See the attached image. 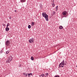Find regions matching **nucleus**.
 Instances as JSON below:
<instances>
[{
  "label": "nucleus",
  "mask_w": 77,
  "mask_h": 77,
  "mask_svg": "<svg viewBox=\"0 0 77 77\" xmlns=\"http://www.w3.org/2000/svg\"><path fill=\"white\" fill-rule=\"evenodd\" d=\"M42 15L43 17H44L45 19V20L47 21H48V16L47 14H46L45 12H43L42 13Z\"/></svg>",
  "instance_id": "f257e3e1"
},
{
  "label": "nucleus",
  "mask_w": 77,
  "mask_h": 77,
  "mask_svg": "<svg viewBox=\"0 0 77 77\" xmlns=\"http://www.w3.org/2000/svg\"><path fill=\"white\" fill-rule=\"evenodd\" d=\"M12 60V57H10L6 61L7 63H9Z\"/></svg>",
  "instance_id": "f03ea898"
},
{
  "label": "nucleus",
  "mask_w": 77,
  "mask_h": 77,
  "mask_svg": "<svg viewBox=\"0 0 77 77\" xmlns=\"http://www.w3.org/2000/svg\"><path fill=\"white\" fill-rule=\"evenodd\" d=\"M29 43H33L34 42V39L33 38H30L29 40Z\"/></svg>",
  "instance_id": "7ed1b4c3"
},
{
  "label": "nucleus",
  "mask_w": 77,
  "mask_h": 77,
  "mask_svg": "<svg viewBox=\"0 0 77 77\" xmlns=\"http://www.w3.org/2000/svg\"><path fill=\"white\" fill-rule=\"evenodd\" d=\"M67 13H67V11H65L63 12L62 14L63 16H66V15H67Z\"/></svg>",
  "instance_id": "20e7f679"
},
{
  "label": "nucleus",
  "mask_w": 77,
  "mask_h": 77,
  "mask_svg": "<svg viewBox=\"0 0 77 77\" xmlns=\"http://www.w3.org/2000/svg\"><path fill=\"white\" fill-rule=\"evenodd\" d=\"M10 44V42H9V41L7 40L6 42L5 45L7 46H8Z\"/></svg>",
  "instance_id": "39448f33"
},
{
  "label": "nucleus",
  "mask_w": 77,
  "mask_h": 77,
  "mask_svg": "<svg viewBox=\"0 0 77 77\" xmlns=\"http://www.w3.org/2000/svg\"><path fill=\"white\" fill-rule=\"evenodd\" d=\"M59 67H62L63 68L64 66V65L62 63H60L59 65Z\"/></svg>",
  "instance_id": "423d86ee"
},
{
  "label": "nucleus",
  "mask_w": 77,
  "mask_h": 77,
  "mask_svg": "<svg viewBox=\"0 0 77 77\" xmlns=\"http://www.w3.org/2000/svg\"><path fill=\"white\" fill-rule=\"evenodd\" d=\"M9 28H8L7 27L5 29V31H6V32H8L9 31Z\"/></svg>",
  "instance_id": "0eeeda50"
},
{
  "label": "nucleus",
  "mask_w": 77,
  "mask_h": 77,
  "mask_svg": "<svg viewBox=\"0 0 77 77\" xmlns=\"http://www.w3.org/2000/svg\"><path fill=\"white\" fill-rule=\"evenodd\" d=\"M59 28L60 29H63V26H60L59 27Z\"/></svg>",
  "instance_id": "6e6552de"
},
{
  "label": "nucleus",
  "mask_w": 77,
  "mask_h": 77,
  "mask_svg": "<svg viewBox=\"0 0 77 77\" xmlns=\"http://www.w3.org/2000/svg\"><path fill=\"white\" fill-rule=\"evenodd\" d=\"M35 24V23L33 22H32L31 23V26H33Z\"/></svg>",
  "instance_id": "1a4fd4ad"
},
{
  "label": "nucleus",
  "mask_w": 77,
  "mask_h": 77,
  "mask_svg": "<svg viewBox=\"0 0 77 77\" xmlns=\"http://www.w3.org/2000/svg\"><path fill=\"white\" fill-rule=\"evenodd\" d=\"M27 75H28V77H30V75H32V73H30L29 74L27 73Z\"/></svg>",
  "instance_id": "9d476101"
},
{
  "label": "nucleus",
  "mask_w": 77,
  "mask_h": 77,
  "mask_svg": "<svg viewBox=\"0 0 77 77\" xmlns=\"http://www.w3.org/2000/svg\"><path fill=\"white\" fill-rule=\"evenodd\" d=\"M45 75L44 74H42L40 75L39 76L40 77H44Z\"/></svg>",
  "instance_id": "9b49d317"
},
{
  "label": "nucleus",
  "mask_w": 77,
  "mask_h": 77,
  "mask_svg": "<svg viewBox=\"0 0 77 77\" xmlns=\"http://www.w3.org/2000/svg\"><path fill=\"white\" fill-rule=\"evenodd\" d=\"M62 64H63L64 65H65V61L64 60H63L61 62V63Z\"/></svg>",
  "instance_id": "f8f14e48"
},
{
  "label": "nucleus",
  "mask_w": 77,
  "mask_h": 77,
  "mask_svg": "<svg viewBox=\"0 0 77 77\" xmlns=\"http://www.w3.org/2000/svg\"><path fill=\"white\" fill-rule=\"evenodd\" d=\"M23 75H24L25 76V77H27V74L26 73H24Z\"/></svg>",
  "instance_id": "ddd939ff"
},
{
  "label": "nucleus",
  "mask_w": 77,
  "mask_h": 77,
  "mask_svg": "<svg viewBox=\"0 0 77 77\" xmlns=\"http://www.w3.org/2000/svg\"><path fill=\"white\" fill-rule=\"evenodd\" d=\"M21 2L24 3L26 2V0H20Z\"/></svg>",
  "instance_id": "4468645a"
},
{
  "label": "nucleus",
  "mask_w": 77,
  "mask_h": 77,
  "mask_svg": "<svg viewBox=\"0 0 77 77\" xmlns=\"http://www.w3.org/2000/svg\"><path fill=\"white\" fill-rule=\"evenodd\" d=\"M53 3L52 4V5L53 6V8H54V6H55L54 4V0L53 1Z\"/></svg>",
  "instance_id": "2eb2a0df"
},
{
  "label": "nucleus",
  "mask_w": 77,
  "mask_h": 77,
  "mask_svg": "<svg viewBox=\"0 0 77 77\" xmlns=\"http://www.w3.org/2000/svg\"><path fill=\"white\" fill-rule=\"evenodd\" d=\"M31 60H34V58L33 57H31Z\"/></svg>",
  "instance_id": "dca6fc26"
},
{
  "label": "nucleus",
  "mask_w": 77,
  "mask_h": 77,
  "mask_svg": "<svg viewBox=\"0 0 77 77\" xmlns=\"http://www.w3.org/2000/svg\"><path fill=\"white\" fill-rule=\"evenodd\" d=\"M10 26V24L9 23H8L7 24V27H8V26Z\"/></svg>",
  "instance_id": "f3484780"
},
{
  "label": "nucleus",
  "mask_w": 77,
  "mask_h": 77,
  "mask_svg": "<svg viewBox=\"0 0 77 77\" xmlns=\"http://www.w3.org/2000/svg\"><path fill=\"white\" fill-rule=\"evenodd\" d=\"M28 29H30L31 28V26L30 25H28Z\"/></svg>",
  "instance_id": "a211bd4d"
},
{
  "label": "nucleus",
  "mask_w": 77,
  "mask_h": 77,
  "mask_svg": "<svg viewBox=\"0 0 77 77\" xmlns=\"http://www.w3.org/2000/svg\"><path fill=\"white\" fill-rule=\"evenodd\" d=\"M9 53V51H7L6 52V54H8Z\"/></svg>",
  "instance_id": "6ab92c4d"
},
{
  "label": "nucleus",
  "mask_w": 77,
  "mask_h": 77,
  "mask_svg": "<svg viewBox=\"0 0 77 77\" xmlns=\"http://www.w3.org/2000/svg\"><path fill=\"white\" fill-rule=\"evenodd\" d=\"M56 11H57V9H58V6H57L56 7Z\"/></svg>",
  "instance_id": "aec40b11"
},
{
  "label": "nucleus",
  "mask_w": 77,
  "mask_h": 77,
  "mask_svg": "<svg viewBox=\"0 0 77 77\" xmlns=\"http://www.w3.org/2000/svg\"><path fill=\"white\" fill-rule=\"evenodd\" d=\"M45 75H46V76H47L48 77V73H46Z\"/></svg>",
  "instance_id": "412c9836"
},
{
  "label": "nucleus",
  "mask_w": 77,
  "mask_h": 77,
  "mask_svg": "<svg viewBox=\"0 0 77 77\" xmlns=\"http://www.w3.org/2000/svg\"><path fill=\"white\" fill-rule=\"evenodd\" d=\"M54 77H60V76H59L58 75H55Z\"/></svg>",
  "instance_id": "4be33fe9"
},
{
  "label": "nucleus",
  "mask_w": 77,
  "mask_h": 77,
  "mask_svg": "<svg viewBox=\"0 0 77 77\" xmlns=\"http://www.w3.org/2000/svg\"><path fill=\"white\" fill-rule=\"evenodd\" d=\"M53 14H54H54H56V12H55V11H53Z\"/></svg>",
  "instance_id": "5701e85b"
},
{
  "label": "nucleus",
  "mask_w": 77,
  "mask_h": 77,
  "mask_svg": "<svg viewBox=\"0 0 77 77\" xmlns=\"http://www.w3.org/2000/svg\"><path fill=\"white\" fill-rule=\"evenodd\" d=\"M2 25H3V26H4V27L6 26V25L5 24H3V23L2 24Z\"/></svg>",
  "instance_id": "b1692460"
},
{
  "label": "nucleus",
  "mask_w": 77,
  "mask_h": 77,
  "mask_svg": "<svg viewBox=\"0 0 77 77\" xmlns=\"http://www.w3.org/2000/svg\"><path fill=\"white\" fill-rule=\"evenodd\" d=\"M2 52H3V51L1 50V51H0V53H2Z\"/></svg>",
  "instance_id": "393cba45"
},
{
  "label": "nucleus",
  "mask_w": 77,
  "mask_h": 77,
  "mask_svg": "<svg viewBox=\"0 0 77 77\" xmlns=\"http://www.w3.org/2000/svg\"><path fill=\"white\" fill-rule=\"evenodd\" d=\"M9 19H10V20L11 19V16H10V17H9Z\"/></svg>",
  "instance_id": "a878e982"
},
{
  "label": "nucleus",
  "mask_w": 77,
  "mask_h": 77,
  "mask_svg": "<svg viewBox=\"0 0 77 77\" xmlns=\"http://www.w3.org/2000/svg\"><path fill=\"white\" fill-rule=\"evenodd\" d=\"M19 66L20 67V66H21V65L20 64V65H19Z\"/></svg>",
  "instance_id": "bb28decb"
},
{
  "label": "nucleus",
  "mask_w": 77,
  "mask_h": 77,
  "mask_svg": "<svg viewBox=\"0 0 77 77\" xmlns=\"http://www.w3.org/2000/svg\"><path fill=\"white\" fill-rule=\"evenodd\" d=\"M14 11H15V12H17V11L16 10H15Z\"/></svg>",
  "instance_id": "cd10ccee"
},
{
  "label": "nucleus",
  "mask_w": 77,
  "mask_h": 77,
  "mask_svg": "<svg viewBox=\"0 0 77 77\" xmlns=\"http://www.w3.org/2000/svg\"><path fill=\"white\" fill-rule=\"evenodd\" d=\"M48 77L47 76V75H45V77Z\"/></svg>",
  "instance_id": "c85d7f7f"
},
{
  "label": "nucleus",
  "mask_w": 77,
  "mask_h": 77,
  "mask_svg": "<svg viewBox=\"0 0 77 77\" xmlns=\"http://www.w3.org/2000/svg\"><path fill=\"white\" fill-rule=\"evenodd\" d=\"M67 16H65V17H65V18H66V17Z\"/></svg>",
  "instance_id": "c756f323"
},
{
  "label": "nucleus",
  "mask_w": 77,
  "mask_h": 77,
  "mask_svg": "<svg viewBox=\"0 0 77 77\" xmlns=\"http://www.w3.org/2000/svg\"><path fill=\"white\" fill-rule=\"evenodd\" d=\"M6 21H5V23H6Z\"/></svg>",
  "instance_id": "7c9ffc66"
},
{
  "label": "nucleus",
  "mask_w": 77,
  "mask_h": 77,
  "mask_svg": "<svg viewBox=\"0 0 77 77\" xmlns=\"http://www.w3.org/2000/svg\"><path fill=\"white\" fill-rule=\"evenodd\" d=\"M76 67H77V66H76Z\"/></svg>",
  "instance_id": "2f4dec72"
}]
</instances>
